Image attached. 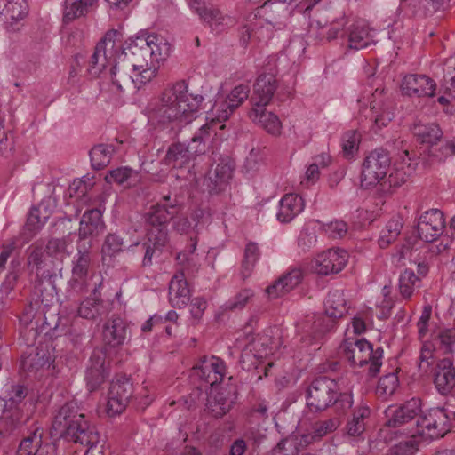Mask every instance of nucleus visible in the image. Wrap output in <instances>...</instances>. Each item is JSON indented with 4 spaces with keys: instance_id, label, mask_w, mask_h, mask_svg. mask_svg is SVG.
<instances>
[{
    "instance_id": "nucleus-48",
    "label": "nucleus",
    "mask_w": 455,
    "mask_h": 455,
    "mask_svg": "<svg viewBox=\"0 0 455 455\" xmlns=\"http://www.w3.org/2000/svg\"><path fill=\"white\" fill-rule=\"evenodd\" d=\"M421 437L415 432L410 437L399 442L391 448L394 455H414L418 450Z\"/></svg>"
},
{
    "instance_id": "nucleus-47",
    "label": "nucleus",
    "mask_w": 455,
    "mask_h": 455,
    "mask_svg": "<svg viewBox=\"0 0 455 455\" xmlns=\"http://www.w3.org/2000/svg\"><path fill=\"white\" fill-rule=\"evenodd\" d=\"M124 249V240L122 235L117 233H109L105 237L102 244L101 252L103 257H114L122 252Z\"/></svg>"
},
{
    "instance_id": "nucleus-35",
    "label": "nucleus",
    "mask_w": 455,
    "mask_h": 455,
    "mask_svg": "<svg viewBox=\"0 0 455 455\" xmlns=\"http://www.w3.org/2000/svg\"><path fill=\"white\" fill-rule=\"evenodd\" d=\"M310 443V436L293 434L277 443L273 450V455H299V451Z\"/></svg>"
},
{
    "instance_id": "nucleus-11",
    "label": "nucleus",
    "mask_w": 455,
    "mask_h": 455,
    "mask_svg": "<svg viewBox=\"0 0 455 455\" xmlns=\"http://www.w3.org/2000/svg\"><path fill=\"white\" fill-rule=\"evenodd\" d=\"M44 245L42 242H35L28 249V271L32 282L48 283L54 287L57 274L47 263Z\"/></svg>"
},
{
    "instance_id": "nucleus-58",
    "label": "nucleus",
    "mask_w": 455,
    "mask_h": 455,
    "mask_svg": "<svg viewBox=\"0 0 455 455\" xmlns=\"http://www.w3.org/2000/svg\"><path fill=\"white\" fill-rule=\"evenodd\" d=\"M440 345L438 350L443 354H451L455 350V336L445 331L439 335Z\"/></svg>"
},
{
    "instance_id": "nucleus-10",
    "label": "nucleus",
    "mask_w": 455,
    "mask_h": 455,
    "mask_svg": "<svg viewBox=\"0 0 455 455\" xmlns=\"http://www.w3.org/2000/svg\"><path fill=\"white\" fill-rule=\"evenodd\" d=\"M391 159L389 153L383 148H376L364 159L361 174V186L369 188L386 178Z\"/></svg>"
},
{
    "instance_id": "nucleus-45",
    "label": "nucleus",
    "mask_w": 455,
    "mask_h": 455,
    "mask_svg": "<svg viewBox=\"0 0 455 455\" xmlns=\"http://www.w3.org/2000/svg\"><path fill=\"white\" fill-rule=\"evenodd\" d=\"M370 415L367 407H360L353 413V417L347 424V431L349 435L359 436L365 429L364 420Z\"/></svg>"
},
{
    "instance_id": "nucleus-9",
    "label": "nucleus",
    "mask_w": 455,
    "mask_h": 455,
    "mask_svg": "<svg viewBox=\"0 0 455 455\" xmlns=\"http://www.w3.org/2000/svg\"><path fill=\"white\" fill-rule=\"evenodd\" d=\"M416 427V433L421 439H439L450 431V417L443 407L432 408L417 419Z\"/></svg>"
},
{
    "instance_id": "nucleus-52",
    "label": "nucleus",
    "mask_w": 455,
    "mask_h": 455,
    "mask_svg": "<svg viewBox=\"0 0 455 455\" xmlns=\"http://www.w3.org/2000/svg\"><path fill=\"white\" fill-rule=\"evenodd\" d=\"M361 135L355 131H348L342 138V149L344 156L352 157L358 150Z\"/></svg>"
},
{
    "instance_id": "nucleus-40",
    "label": "nucleus",
    "mask_w": 455,
    "mask_h": 455,
    "mask_svg": "<svg viewBox=\"0 0 455 455\" xmlns=\"http://www.w3.org/2000/svg\"><path fill=\"white\" fill-rule=\"evenodd\" d=\"M103 301L97 295V289L92 291V297L87 298L80 303L77 314L80 317L85 319H95L102 315Z\"/></svg>"
},
{
    "instance_id": "nucleus-63",
    "label": "nucleus",
    "mask_w": 455,
    "mask_h": 455,
    "mask_svg": "<svg viewBox=\"0 0 455 455\" xmlns=\"http://www.w3.org/2000/svg\"><path fill=\"white\" fill-rule=\"evenodd\" d=\"M451 0H423V7L427 13L443 11L450 6Z\"/></svg>"
},
{
    "instance_id": "nucleus-6",
    "label": "nucleus",
    "mask_w": 455,
    "mask_h": 455,
    "mask_svg": "<svg viewBox=\"0 0 455 455\" xmlns=\"http://www.w3.org/2000/svg\"><path fill=\"white\" fill-rule=\"evenodd\" d=\"M28 394V387L20 383L11 384L5 390L3 413L0 418V434L10 435L22 422L25 398Z\"/></svg>"
},
{
    "instance_id": "nucleus-29",
    "label": "nucleus",
    "mask_w": 455,
    "mask_h": 455,
    "mask_svg": "<svg viewBox=\"0 0 455 455\" xmlns=\"http://www.w3.org/2000/svg\"><path fill=\"white\" fill-rule=\"evenodd\" d=\"M191 293L183 271L176 273L169 283V300L172 307H185L190 300Z\"/></svg>"
},
{
    "instance_id": "nucleus-3",
    "label": "nucleus",
    "mask_w": 455,
    "mask_h": 455,
    "mask_svg": "<svg viewBox=\"0 0 455 455\" xmlns=\"http://www.w3.org/2000/svg\"><path fill=\"white\" fill-rule=\"evenodd\" d=\"M119 36L116 30L108 31L104 37L96 44L94 52L89 60L88 72L98 76L107 67L111 64V79L114 84L122 90L123 86L132 84H141L140 74L133 71V68L125 62V56H122L116 48V38Z\"/></svg>"
},
{
    "instance_id": "nucleus-20",
    "label": "nucleus",
    "mask_w": 455,
    "mask_h": 455,
    "mask_svg": "<svg viewBox=\"0 0 455 455\" xmlns=\"http://www.w3.org/2000/svg\"><path fill=\"white\" fill-rule=\"evenodd\" d=\"M421 412V401L411 398L400 406H391L386 411L387 426L399 427L414 420Z\"/></svg>"
},
{
    "instance_id": "nucleus-61",
    "label": "nucleus",
    "mask_w": 455,
    "mask_h": 455,
    "mask_svg": "<svg viewBox=\"0 0 455 455\" xmlns=\"http://www.w3.org/2000/svg\"><path fill=\"white\" fill-rule=\"evenodd\" d=\"M326 231L332 238H341L347 231V226L344 221L336 220L327 225Z\"/></svg>"
},
{
    "instance_id": "nucleus-23",
    "label": "nucleus",
    "mask_w": 455,
    "mask_h": 455,
    "mask_svg": "<svg viewBox=\"0 0 455 455\" xmlns=\"http://www.w3.org/2000/svg\"><path fill=\"white\" fill-rule=\"evenodd\" d=\"M277 89V81L273 74H261L253 85L251 101L252 108H265L272 100Z\"/></svg>"
},
{
    "instance_id": "nucleus-1",
    "label": "nucleus",
    "mask_w": 455,
    "mask_h": 455,
    "mask_svg": "<svg viewBox=\"0 0 455 455\" xmlns=\"http://www.w3.org/2000/svg\"><path fill=\"white\" fill-rule=\"evenodd\" d=\"M171 46L165 39L156 34L141 32L119 53L125 56L127 64L140 74V84L150 82L157 74L159 63L170 53Z\"/></svg>"
},
{
    "instance_id": "nucleus-59",
    "label": "nucleus",
    "mask_w": 455,
    "mask_h": 455,
    "mask_svg": "<svg viewBox=\"0 0 455 455\" xmlns=\"http://www.w3.org/2000/svg\"><path fill=\"white\" fill-rule=\"evenodd\" d=\"M19 278V274L16 271L10 272L0 288V298H7L10 292L14 288Z\"/></svg>"
},
{
    "instance_id": "nucleus-28",
    "label": "nucleus",
    "mask_w": 455,
    "mask_h": 455,
    "mask_svg": "<svg viewBox=\"0 0 455 455\" xmlns=\"http://www.w3.org/2000/svg\"><path fill=\"white\" fill-rule=\"evenodd\" d=\"M128 324L120 316L113 315L103 326V340L111 347L122 346L128 334Z\"/></svg>"
},
{
    "instance_id": "nucleus-17",
    "label": "nucleus",
    "mask_w": 455,
    "mask_h": 455,
    "mask_svg": "<svg viewBox=\"0 0 455 455\" xmlns=\"http://www.w3.org/2000/svg\"><path fill=\"white\" fill-rule=\"evenodd\" d=\"M40 308L41 304L38 300L29 302L24 307L20 316L21 325L20 337L26 346L33 345L39 335L42 321Z\"/></svg>"
},
{
    "instance_id": "nucleus-8",
    "label": "nucleus",
    "mask_w": 455,
    "mask_h": 455,
    "mask_svg": "<svg viewBox=\"0 0 455 455\" xmlns=\"http://www.w3.org/2000/svg\"><path fill=\"white\" fill-rule=\"evenodd\" d=\"M210 124L203 125L192 138L188 145L177 142L169 146L163 159L164 164L172 168H182L196 156L205 153V140L210 136Z\"/></svg>"
},
{
    "instance_id": "nucleus-38",
    "label": "nucleus",
    "mask_w": 455,
    "mask_h": 455,
    "mask_svg": "<svg viewBox=\"0 0 455 455\" xmlns=\"http://www.w3.org/2000/svg\"><path fill=\"white\" fill-rule=\"evenodd\" d=\"M35 343L28 347V351L21 355L20 367L27 372H36L48 363V357L43 350L34 347Z\"/></svg>"
},
{
    "instance_id": "nucleus-49",
    "label": "nucleus",
    "mask_w": 455,
    "mask_h": 455,
    "mask_svg": "<svg viewBox=\"0 0 455 455\" xmlns=\"http://www.w3.org/2000/svg\"><path fill=\"white\" fill-rule=\"evenodd\" d=\"M254 296L251 289H243L232 299L228 300L222 307L224 311H240L245 307L251 299Z\"/></svg>"
},
{
    "instance_id": "nucleus-42",
    "label": "nucleus",
    "mask_w": 455,
    "mask_h": 455,
    "mask_svg": "<svg viewBox=\"0 0 455 455\" xmlns=\"http://www.w3.org/2000/svg\"><path fill=\"white\" fill-rule=\"evenodd\" d=\"M28 12V6L26 0H6V4L0 12V14L12 23L23 20Z\"/></svg>"
},
{
    "instance_id": "nucleus-56",
    "label": "nucleus",
    "mask_w": 455,
    "mask_h": 455,
    "mask_svg": "<svg viewBox=\"0 0 455 455\" xmlns=\"http://www.w3.org/2000/svg\"><path fill=\"white\" fill-rule=\"evenodd\" d=\"M133 174L132 169L127 167H121L116 170H112L106 175L105 180L108 183L116 182L123 184L128 180L129 178Z\"/></svg>"
},
{
    "instance_id": "nucleus-30",
    "label": "nucleus",
    "mask_w": 455,
    "mask_h": 455,
    "mask_svg": "<svg viewBox=\"0 0 455 455\" xmlns=\"http://www.w3.org/2000/svg\"><path fill=\"white\" fill-rule=\"evenodd\" d=\"M305 207L303 198L296 194H286L279 202L277 220L282 223H288L298 216Z\"/></svg>"
},
{
    "instance_id": "nucleus-25",
    "label": "nucleus",
    "mask_w": 455,
    "mask_h": 455,
    "mask_svg": "<svg viewBox=\"0 0 455 455\" xmlns=\"http://www.w3.org/2000/svg\"><path fill=\"white\" fill-rule=\"evenodd\" d=\"M434 383L442 395H449L455 389V367L451 358L439 360L435 369Z\"/></svg>"
},
{
    "instance_id": "nucleus-32",
    "label": "nucleus",
    "mask_w": 455,
    "mask_h": 455,
    "mask_svg": "<svg viewBox=\"0 0 455 455\" xmlns=\"http://www.w3.org/2000/svg\"><path fill=\"white\" fill-rule=\"evenodd\" d=\"M411 130L418 141L432 146L441 141L443 132L438 124L435 123H423L421 120H415Z\"/></svg>"
},
{
    "instance_id": "nucleus-62",
    "label": "nucleus",
    "mask_w": 455,
    "mask_h": 455,
    "mask_svg": "<svg viewBox=\"0 0 455 455\" xmlns=\"http://www.w3.org/2000/svg\"><path fill=\"white\" fill-rule=\"evenodd\" d=\"M332 404H334L337 411L344 412L353 405L352 395L349 393H340L339 396L336 395Z\"/></svg>"
},
{
    "instance_id": "nucleus-13",
    "label": "nucleus",
    "mask_w": 455,
    "mask_h": 455,
    "mask_svg": "<svg viewBox=\"0 0 455 455\" xmlns=\"http://www.w3.org/2000/svg\"><path fill=\"white\" fill-rule=\"evenodd\" d=\"M91 242H82L77 244V254L72 261V277L69 286L73 292L82 294L88 288V273L92 262Z\"/></svg>"
},
{
    "instance_id": "nucleus-53",
    "label": "nucleus",
    "mask_w": 455,
    "mask_h": 455,
    "mask_svg": "<svg viewBox=\"0 0 455 455\" xmlns=\"http://www.w3.org/2000/svg\"><path fill=\"white\" fill-rule=\"evenodd\" d=\"M68 244V238H52L48 241L45 251L49 256H64L68 254L67 247Z\"/></svg>"
},
{
    "instance_id": "nucleus-36",
    "label": "nucleus",
    "mask_w": 455,
    "mask_h": 455,
    "mask_svg": "<svg viewBox=\"0 0 455 455\" xmlns=\"http://www.w3.org/2000/svg\"><path fill=\"white\" fill-rule=\"evenodd\" d=\"M249 117L253 123L260 124L267 132L272 135L281 133L282 124L278 116L272 112L266 111L265 108H251Z\"/></svg>"
},
{
    "instance_id": "nucleus-41",
    "label": "nucleus",
    "mask_w": 455,
    "mask_h": 455,
    "mask_svg": "<svg viewBox=\"0 0 455 455\" xmlns=\"http://www.w3.org/2000/svg\"><path fill=\"white\" fill-rule=\"evenodd\" d=\"M114 152L113 145L99 144L94 146L89 153L92 168L101 170L106 167L110 163Z\"/></svg>"
},
{
    "instance_id": "nucleus-60",
    "label": "nucleus",
    "mask_w": 455,
    "mask_h": 455,
    "mask_svg": "<svg viewBox=\"0 0 455 455\" xmlns=\"http://www.w3.org/2000/svg\"><path fill=\"white\" fill-rule=\"evenodd\" d=\"M4 116L0 113V154L6 155L12 149V141L8 138V131L3 125Z\"/></svg>"
},
{
    "instance_id": "nucleus-22",
    "label": "nucleus",
    "mask_w": 455,
    "mask_h": 455,
    "mask_svg": "<svg viewBox=\"0 0 455 455\" xmlns=\"http://www.w3.org/2000/svg\"><path fill=\"white\" fill-rule=\"evenodd\" d=\"M436 88L435 82L426 75H406L401 84L403 94L409 97H433Z\"/></svg>"
},
{
    "instance_id": "nucleus-54",
    "label": "nucleus",
    "mask_w": 455,
    "mask_h": 455,
    "mask_svg": "<svg viewBox=\"0 0 455 455\" xmlns=\"http://www.w3.org/2000/svg\"><path fill=\"white\" fill-rule=\"evenodd\" d=\"M259 249L256 243L250 242L246 244L244 250V259L243 262V267L247 271H251V268L255 266L256 262L259 259Z\"/></svg>"
},
{
    "instance_id": "nucleus-46",
    "label": "nucleus",
    "mask_w": 455,
    "mask_h": 455,
    "mask_svg": "<svg viewBox=\"0 0 455 455\" xmlns=\"http://www.w3.org/2000/svg\"><path fill=\"white\" fill-rule=\"evenodd\" d=\"M340 422L338 418H331L325 420H320L314 423L312 427V432L309 434H304L312 438V443L320 440L329 433L333 432L338 428Z\"/></svg>"
},
{
    "instance_id": "nucleus-16",
    "label": "nucleus",
    "mask_w": 455,
    "mask_h": 455,
    "mask_svg": "<svg viewBox=\"0 0 455 455\" xmlns=\"http://www.w3.org/2000/svg\"><path fill=\"white\" fill-rule=\"evenodd\" d=\"M133 394L131 379L125 376L116 377L110 384L107 411L109 416L121 414Z\"/></svg>"
},
{
    "instance_id": "nucleus-43",
    "label": "nucleus",
    "mask_w": 455,
    "mask_h": 455,
    "mask_svg": "<svg viewBox=\"0 0 455 455\" xmlns=\"http://www.w3.org/2000/svg\"><path fill=\"white\" fill-rule=\"evenodd\" d=\"M43 430L36 428L20 443L16 455H36L42 444Z\"/></svg>"
},
{
    "instance_id": "nucleus-39",
    "label": "nucleus",
    "mask_w": 455,
    "mask_h": 455,
    "mask_svg": "<svg viewBox=\"0 0 455 455\" xmlns=\"http://www.w3.org/2000/svg\"><path fill=\"white\" fill-rule=\"evenodd\" d=\"M98 0H65L63 21L69 23L77 18L85 16Z\"/></svg>"
},
{
    "instance_id": "nucleus-4",
    "label": "nucleus",
    "mask_w": 455,
    "mask_h": 455,
    "mask_svg": "<svg viewBox=\"0 0 455 455\" xmlns=\"http://www.w3.org/2000/svg\"><path fill=\"white\" fill-rule=\"evenodd\" d=\"M324 312L325 315H314L299 324L298 331L303 342L307 344L319 342L324 333L335 327L336 320L347 313L343 291L333 290L328 293L324 302Z\"/></svg>"
},
{
    "instance_id": "nucleus-21",
    "label": "nucleus",
    "mask_w": 455,
    "mask_h": 455,
    "mask_svg": "<svg viewBox=\"0 0 455 455\" xmlns=\"http://www.w3.org/2000/svg\"><path fill=\"white\" fill-rule=\"evenodd\" d=\"M192 371L199 379L211 387H213L223 380L225 364L219 357L212 356L207 358L204 356L200 359L199 363L192 368Z\"/></svg>"
},
{
    "instance_id": "nucleus-34",
    "label": "nucleus",
    "mask_w": 455,
    "mask_h": 455,
    "mask_svg": "<svg viewBox=\"0 0 455 455\" xmlns=\"http://www.w3.org/2000/svg\"><path fill=\"white\" fill-rule=\"evenodd\" d=\"M455 155V143L451 140H445L440 145L433 144L427 150L424 151L422 160L423 164L432 166L443 163L448 157Z\"/></svg>"
},
{
    "instance_id": "nucleus-33",
    "label": "nucleus",
    "mask_w": 455,
    "mask_h": 455,
    "mask_svg": "<svg viewBox=\"0 0 455 455\" xmlns=\"http://www.w3.org/2000/svg\"><path fill=\"white\" fill-rule=\"evenodd\" d=\"M147 240L143 243L145 254L142 259L143 267H150L153 263V256L158 251H162L163 248L168 243L167 235L162 231H148L146 234Z\"/></svg>"
},
{
    "instance_id": "nucleus-12",
    "label": "nucleus",
    "mask_w": 455,
    "mask_h": 455,
    "mask_svg": "<svg viewBox=\"0 0 455 455\" xmlns=\"http://www.w3.org/2000/svg\"><path fill=\"white\" fill-rule=\"evenodd\" d=\"M338 383L330 378L320 377L312 381L307 388V404L313 411L326 410L338 394Z\"/></svg>"
},
{
    "instance_id": "nucleus-50",
    "label": "nucleus",
    "mask_w": 455,
    "mask_h": 455,
    "mask_svg": "<svg viewBox=\"0 0 455 455\" xmlns=\"http://www.w3.org/2000/svg\"><path fill=\"white\" fill-rule=\"evenodd\" d=\"M419 282V277L411 269H405L399 278V290L404 299H409L414 291V286Z\"/></svg>"
},
{
    "instance_id": "nucleus-44",
    "label": "nucleus",
    "mask_w": 455,
    "mask_h": 455,
    "mask_svg": "<svg viewBox=\"0 0 455 455\" xmlns=\"http://www.w3.org/2000/svg\"><path fill=\"white\" fill-rule=\"evenodd\" d=\"M403 228V221L399 216L392 218L382 230V234L379 239V244L381 248L388 246L400 235Z\"/></svg>"
},
{
    "instance_id": "nucleus-15",
    "label": "nucleus",
    "mask_w": 455,
    "mask_h": 455,
    "mask_svg": "<svg viewBox=\"0 0 455 455\" xmlns=\"http://www.w3.org/2000/svg\"><path fill=\"white\" fill-rule=\"evenodd\" d=\"M250 86L248 84L236 85L228 94V98L221 101H217L211 111L208 113L207 119L210 126L215 123H222L228 119L231 114L241 106L249 97Z\"/></svg>"
},
{
    "instance_id": "nucleus-26",
    "label": "nucleus",
    "mask_w": 455,
    "mask_h": 455,
    "mask_svg": "<svg viewBox=\"0 0 455 455\" xmlns=\"http://www.w3.org/2000/svg\"><path fill=\"white\" fill-rule=\"evenodd\" d=\"M303 280V272L300 268L295 267L282 275L271 285L266 289L269 299L282 297L295 289Z\"/></svg>"
},
{
    "instance_id": "nucleus-57",
    "label": "nucleus",
    "mask_w": 455,
    "mask_h": 455,
    "mask_svg": "<svg viewBox=\"0 0 455 455\" xmlns=\"http://www.w3.org/2000/svg\"><path fill=\"white\" fill-rule=\"evenodd\" d=\"M197 245V236L190 237V244L188 246V249L180 252L176 256V259L179 264L183 265L185 267L189 266L192 261V254L195 252Z\"/></svg>"
},
{
    "instance_id": "nucleus-5",
    "label": "nucleus",
    "mask_w": 455,
    "mask_h": 455,
    "mask_svg": "<svg viewBox=\"0 0 455 455\" xmlns=\"http://www.w3.org/2000/svg\"><path fill=\"white\" fill-rule=\"evenodd\" d=\"M52 430L55 435L76 443H93L99 439L95 427L86 420L76 403H66L53 418Z\"/></svg>"
},
{
    "instance_id": "nucleus-27",
    "label": "nucleus",
    "mask_w": 455,
    "mask_h": 455,
    "mask_svg": "<svg viewBox=\"0 0 455 455\" xmlns=\"http://www.w3.org/2000/svg\"><path fill=\"white\" fill-rule=\"evenodd\" d=\"M372 30L363 22H355L349 26L343 34L349 49L360 50L375 44Z\"/></svg>"
},
{
    "instance_id": "nucleus-18",
    "label": "nucleus",
    "mask_w": 455,
    "mask_h": 455,
    "mask_svg": "<svg viewBox=\"0 0 455 455\" xmlns=\"http://www.w3.org/2000/svg\"><path fill=\"white\" fill-rule=\"evenodd\" d=\"M348 254L340 249H329L319 253L312 263V269L318 275H328L341 271L347 263Z\"/></svg>"
},
{
    "instance_id": "nucleus-51",
    "label": "nucleus",
    "mask_w": 455,
    "mask_h": 455,
    "mask_svg": "<svg viewBox=\"0 0 455 455\" xmlns=\"http://www.w3.org/2000/svg\"><path fill=\"white\" fill-rule=\"evenodd\" d=\"M398 387V378L391 372L384 375L379 380L376 392L380 396L391 395Z\"/></svg>"
},
{
    "instance_id": "nucleus-19",
    "label": "nucleus",
    "mask_w": 455,
    "mask_h": 455,
    "mask_svg": "<svg viewBox=\"0 0 455 455\" xmlns=\"http://www.w3.org/2000/svg\"><path fill=\"white\" fill-rule=\"evenodd\" d=\"M444 227L443 212L437 209H431L421 214L417 229L421 240L432 243L442 235Z\"/></svg>"
},
{
    "instance_id": "nucleus-55",
    "label": "nucleus",
    "mask_w": 455,
    "mask_h": 455,
    "mask_svg": "<svg viewBox=\"0 0 455 455\" xmlns=\"http://www.w3.org/2000/svg\"><path fill=\"white\" fill-rule=\"evenodd\" d=\"M433 350L429 346L424 344L420 350L418 368L422 374H427L433 364Z\"/></svg>"
},
{
    "instance_id": "nucleus-7",
    "label": "nucleus",
    "mask_w": 455,
    "mask_h": 455,
    "mask_svg": "<svg viewBox=\"0 0 455 455\" xmlns=\"http://www.w3.org/2000/svg\"><path fill=\"white\" fill-rule=\"evenodd\" d=\"M340 350L351 365L362 367L369 363L371 377H375L379 372L383 357L382 347L374 350L372 345L365 339H347L340 346Z\"/></svg>"
},
{
    "instance_id": "nucleus-14",
    "label": "nucleus",
    "mask_w": 455,
    "mask_h": 455,
    "mask_svg": "<svg viewBox=\"0 0 455 455\" xmlns=\"http://www.w3.org/2000/svg\"><path fill=\"white\" fill-rule=\"evenodd\" d=\"M176 199L164 196L160 203L152 205L145 214L146 230L162 231L168 236L167 224L179 212Z\"/></svg>"
},
{
    "instance_id": "nucleus-24",
    "label": "nucleus",
    "mask_w": 455,
    "mask_h": 455,
    "mask_svg": "<svg viewBox=\"0 0 455 455\" xmlns=\"http://www.w3.org/2000/svg\"><path fill=\"white\" fill-rule=\"evenodd\" d=\"M108 371L105 364V355L102 351H94L89 360L86 369L85 380L89 390L94 391L105 381Z\"/></svg>"
},
{
    "instance_id": "nucleus-37",
    "label": "nucleus",
    "mask_w": 455,
    "mask_h": 455,
    "mask_svg": "<svg viewBox=\"0 0 455 455\" xmlns=\"http://www.w3.org/2000/svg\"><path fill=\"white\" fill-rule=\"evenodd\" d=\"M201 20L216 34L221 33L235 24V20L232 17L223 15L218 8L211 4Z\"/></svg>"
},
{
    "instance_id": "nucleus-64",
    "label": "nucleus",
    "mask_w": 455,
    "mask_h": 455,
    "mask_svg": "<svg viewBox=\"0 0 455 455\" xmlns=\"http://www.w3.org/2000/svg\"><path fill=\"white\" fill-rule=\"evenodd\" d=\"M407 178L405 172L397 169L389 174L387 182L391 188H399L407 181Z\"/></svg>"
},
{
    "instance_id": "nucleus-2",
    "label": "nucleus",
    "mask_w": 455,
    "mask_h": 455,
    "mask_svg": "<svg viewBox=\"0 0 455 455\" xmlns=\"http://www.w3.org/2000/svg\"><path fill=\"white\" fill-rule=\"evenodd\" d=\"M202 95L188 94V84L179 81L166 88L159 100L148 108L152 120L159 124H169L177 121L189 123L203 102Z\"/></svg>"
},
{
    "instance_id": "nucleus-31",
    "label": "nucleus",
    "mask_w": 455,
    "mask_h": 455,
    "mask_svg": "<svg viewBox=\"0 0 455 455\" xmlns=\"http://www.w3.org/2000/svg\"><path fill=\"white\" fill-rule=\"evenodd\" d=\"M104 228L100 210L92 208L85 211L80 220L79 237L82 240L89 236H96Z\"/></svg>"
}]
</instances>
